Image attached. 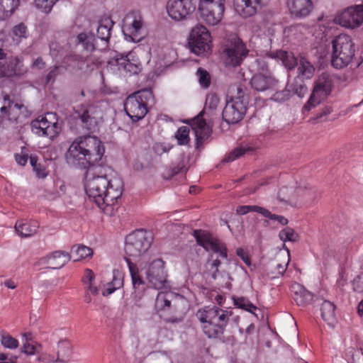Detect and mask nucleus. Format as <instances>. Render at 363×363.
Masks as SVG:
<instances>
[{"label":"nucleus","mask_w":363,"mask_h":363,"mask_svg":"<svg viewBox=\"0 0 363 363\" xmlns=\"http://www.w3.org/2000/svg\"><path fill=\"white\" fill-rule=\"evenodd\" d=\"M84 190L104 213L113 216L121 198L123 182L118 176L99 175L89 169L85 175Z\"/></svg>","instance_id":"1"},{"label":"nucleus","mask_w":363,"mask_h":363,"mask_svg":"<svg viewBox=\"0 0 363 363\" xmlns=\"http://www.w3.org/2000/svg\"><path fill=\"white\" fill-rule=\"evenodd\" d=\"M105 152L103 143L96 137L79 136L69 145L65 153L67 162L74 167L86 169L98 164Z\"/></svg>","instance_id":"2"},{"label":"nucleus","mask_w":363,"mask_h":363,"mask_svg":"<svg viewBox=\"0 0 363 363\" xmlns=\"http://www.w3.org/2000/svg\"><path fill=\"white\" fill-rule=\"evenodd\" d=\"M230 315V311L215 306H205L196 313L202 331L209 338H218L223 334Z\"/></svg>","instance_id":"3"},{"label":"nucleus","mask_w":363,"mask_h":363,"mask_svg":"<svg viewBox=\"0 0 363 363\" xmlns=\"http://www.w3.org/2000/svg\"><path fill=\"white\" fill-rule=\"evenodd\" d=\"M354 43L347 34H340L331 41V65L337 69L346 67L353 60Z\"/></svg>","instance_id":"4"},{"label":"nucleus","mask_w":363,"mask_h":363,"mask_svg":"<svg viewBox=\"0 0 363 363\" xmlns=\"http://www.w3.org/2000/svg\"><path fill=\"white\" fill-rule=\"evenodd\" d=\"M153 101L154 96L151 89L140 90L126 99L124 109L133 121H137L145 117L147 113V105Z\"/></svg>","instance_id":"5"},{"label":"nucleus","mask_w":363,"mask_h":363,"mask_svg":"<svg viewBox=\"0 0 363 363\" xmlns=\"http://www.w3.org/2000/svg\"><path fill=\"white\" fill-rule=\"evenodd\" d=\"M152 242L151 233L143 229L135 230L126 236L125 252L130 257H140L148 250Z\"/></svg>","instance_id":"6"},{"label":"nucleus","mask_w":363,"mask_h":363,"mask_svg":"<svg viewBox=\"0 0 363 363\" xmlns=\"http://www.w3.org/2000/svg\"><path fill=\"white\" fill-rule=\"evenodd\" d=\"M122 29L125 39L129 42L138 43L146 34L145 23L138 11H132L125 15Z\"/></svg>","instance_id":"7"},{"label":"nucleus","mask_w":363,"mask_h":363,"mask_svg":"<svg viewBox=\"0 0 363 363\" xmlns=\"http://www.w3.org/2000/svg\"><path fill=\"white\" fill-rule=\"evenodd\" d=\"M237 90L238 96L227 99L225 106L223 110V119L227 123H238L243 118L247 111V99L240 87Z\"/></svg>","instance_id":"8"},{"label":"nucleus","mask_w":363,"mask_h":363,"mask_svg":"<svg viewBox=\"0 0 363 363\" xmlns=\"http://www.w3.org/2000/svg\"><path fill=\"white\" fill-rule=\"evenodd\" d=\"M334 86V77L328 73L320 74L315 82L311 96L303 108V111H309L322 100L329 96Z\"/></svg>","instance_id":"9"},{"label":"nucleus","mask_w":363,"mask_h":363,"mask_svg":"<svg viewBox=\"0 0 363 363\" xmlns=\"http://www.w3.org/2000/svg\"><path fill=\"white\" fill-rule=\"evenodd\" d=\"M189 45L192 52L197 55L207 54L211 50V36L208 29L196 25L190 33Z\"/></svg>","instance_id":"10"},{"label":"nucleus","mask_w":363,"mask_h":363,"mask_svg":"<svg viewBox=\"0 0 363 363\" xmlns=\"http://www.w3.org/2000/svg\"><path fill=\"white\" fill-rule=\"evenodd\" d=\"M248 52L249 50L243 41L240 38L234 36L223 50L225 62L229 66H239L247 57Z\"/></svg>","instance_id":"11"},{"label":"nucleus","mask_w":363,"mask_h":363,"mask_svg":"<svg viewBox=\"0 0 363 363\" xmlns=\"http://www.w3.org/2000/svg\"><path fill=\"white\" fill-rule=\"evenodd\" d=\"M48 118H54L52 113L40 116L31 122L32 132L40 137L54 139L60 133V127L57 121H51Z\"/></svg>","instance_id":"12"},{"label":"nucleus","mask_w":363,"mask_h":363,"mask_svg":"<svg viewBox=\"0 0 363 363\" xmlns=\"http://www.w3.org/2000/svg\"><path fill=\"white\" fill-rule=\"evenodd\" d=\"M149 284L156 289H162L167 284V274L164 269V262L160 258L155 259L147 265L145 271Z\"/></svg>","instance_id":"13"},{"label":"nucleus","mask_w":363,"mask_h":363,"mask_svg":"<svg viewBox=\"0 0 363 363\" xmlns=\"http://www.w3.org/2000/svg\"><path fill=\"white\" fill-rule=\"evenodd\" d=\"M335 21L347 28H358L363 23V4L347 8L335 17Z\"/></svg>","instance_id":"14"},{"label":"nucleus","mask_w":363,"mask_h":363,"mask_svg":"<svg viewBox=\"0 0 363 363\" xmlns=\"http://www.w3.org/2000/svg\"><path fill=\"white\" fill-rule=\"evenodd\" d=\"M26 108L21 104L15 103L9 95L4 96L3 105L0 108V124L6 121L18 122L26 116Z\"/></svg>","instance_id":"15"},{"label":"nucleus","mask_w":363,"mask_h":363,"mask_svg":"<svg viewBox=\"0 0 363 363\" xmlns=\"http://www.w3.org/2000/svg\"><path fill=\"white\" fill-rule=\"evenodd\" d=\"M79 117L87 130L94 131L103 122L104 112L98 105L82 106L77 111Z\"/></svg>","instance_id":"16"},{"label":"nucleus","mask_w":363,"mask_h":363,"mask_svg":"<svg viewBox=\"0 0 363 363\" xmlns=\"http://www.w3.org/2000/svg\"><path fill=\"white\" fill-rule=\"evenodd\" d=\"M196 9L193 0H169L167 11L169 17L175 21H182L190 16Z\"/></svg>","instance_id":"17"},{"label":"nucleus","mask_w":363,"mask_h":363,"mask_svg":"<svg viewBox=\"0 0 363 363\" xmlns=\"http://www.w3.org/2000/svg\"><path fill=\"white\" fill-rule=\"evenodd\" d=\"M109 65L118 67L121 72L130 74H136L141 69L140 60L134 52H130L125 56H117L109 62Z\"/></svg>","instance_id":"18"},{"label":"nucleus","mask_w":363,"mask_h":363,"mask_svg":"<svg viewBox=\"0 0 363 363\" xmlns=\"http://www.w3.org/2000/svg\"><path fill=\"white\" fill-rule=\"evenodd\" d=\"M194 236L198 245L202 246L206 250L218 253L220 257L227 258L226 248L209 233L197 230H194Z\"/></svg>","instance_id":"19"},{"label":"nucleus","mask_w":363,"mask_h":363,"mask_svg":"<svg viewBox=\"0 0 363 363\" xmlns=\"http://www.w3.org/2000/svg\"><path fill=\"white\" fill-rule=\"evenodd\" d=\"M198 11L203 22L209 26H216L223 18L225 5L199 4Z\"/></svg>","instance_id":"20"},{"label":"nucleus","mask_w":363,"mask_h":363,"mask_svg":"<svg viewBox=\"0 0 363 363\" xmlns=\"http://www.w3.org/2000/svg\"><path fill=\"white\" fill-rule=\"evenodd\" d=\"M269 0H233L235 11L242 18L254 16L264 7Z\"/></svg>","instance_id":"21"},{"label":"nucleus","mask_w":363,"mask_h":363,"mask_svg":"<svg viewBox=\"0 0 363 363\" xmlns=\"http://www.w3.org/2000/svg\"><path fill=\"white\" fill-rule=\"evenodd\" d=\"M27 72L22 60L16 57L8 61H0V78L21 76Z\"/></svg>","instance_id":"22"},{"label":"nucleus","mask_w":363,"mask_h":363,"mask_svg":"<svg viewBox=\"0 0 363 363\" xmlns=\"http://www.w3.org/2000/svg\"><path fill=\"white\" fill-rule=\"evenodd\" d=\"M71 356V344L67 340H62L57 344V355L55 358L48 354H43L39 360L47 363L67 362Z\"/></svg>","instance_id":"23"},{"label":"nucleus","mask_w":363,"mask_h":363,"mask_svg":"<svg viewBox=\"0 0 363 363\" xmlns=\"http://www.w3.org/2000/svg\"><path fill=\"white\" fill-rule=\"evenodd\" d=\"M277 81L269 72L255 73L251 78V87L257 91H264L276 86Z\"/></svg>","instance_id":"24"},{"label":"nucleus","mask_w":363,"mask_h":363,"mask_svg":"<svg viewBox=\"0 0 363 363\" xmlns=\"http://www.w3.org/2000/svg\"><path fill=\"white\" fill-rule=\"evenodd\" d=\"M286 4L290 13L300 18L308 16L313 8L311 0H287Z\"/></svg>","instance_id":"25"},{"label":"nucleus","mask_w":363,"mask_h":363,"mask_svg":"<svg viewBox=\"0 0 363 363\" xmlns=\"http://www.w3.org/2000/svg\"><path fill=\"white\" fill-rule=\"evenodd\" d=\"M70 259L69 254L66 252L56 251L52 254L42 257L39 262L50 269H60Z\"/></svg>","instance_id":"26"},{"label":"nucleus","mask_w":363,"mask_h":363,"mask_svg":"<svg viewBox=\"0 0 363 363\" xmlns=\"http://www.w3.org/2000/svg\"><path fill=\"white\" fill-rule=\"evenodd\" d=\"M196 137L197 143L208 138L211 134V128L203 118L202 113L191 120L190 124Z\"/></svg>","instance_id":"27"},{"label":"nucleus","mask_w":363,"mask_h":363,"mask_svg":"<svg viewBox=\"0 0 363 363\" xmlns=\"http://www.w3.org/2000/svg\"><path fill=\"white\" fill-rule=\"evenodd\" d=\"M301 191V188L284 186L280 189L278 193V199L280 201L291 206H296L298 204L299 196H296L295 194H298Z\"/></svg>","instance_id":"28"},{"label":"nucleus","mask_w":363,"mask_h":363,"mask_svg":"<svg viewBox=\"0 0 363 363\" xmlns=\"http://www.w3.org/2000/svg\"><path fill=\"white\" fill-rule=\"evenodd\" d=\"M38 228L39 224L35 220H20L15 225L16 232L21 238L33 236L37 233Z\"/></svg>","instance_id":"29"},{"label":"nucleus","mask_w":363,"mask_h":363,"mask_svg":"<svg viewBox=\"0 0 363 363\" xmlns=\"http://www.w3.org/2000/svg\"><path fill=\"white\" fill-rule=\"evenodd\" d=\"M291 291L294 293V298L298 306H304L313 298L312 294L298 283L291 284Z\"/></svg>","instance_id":"30"},{"label":"nucleus","mask_w":363,"mask_h":363,"mask_svg":"<svg viewBox=\"0 0 363 363\" xmlns=\"http://www.w3.org/2000/svg\"><path fill=\"white\" fill-rule=\"evenodd\" d=\"M113 22L108 16H104L99 21L96 28L98 38L102 41L108 42L111 37Z\"/></svg>","instance_id":"31"},{"label":"nucleus","mask_w":363,"mask_h":363,"mask_svg":"<svg viewBox=\"0 0 363 363\" xmlns=\"http://www.w3.org/2000/svg\"><path fill=\"white\" fill-rule=\"evenodd\" d=\"M123 278L124 276L121 271L113 270L112 281L105 285V289L102 291L103 296H108L116 290L121 289L123 286Z\"/></svg>","instance_id":"32"},{"label":"nucleus","mask_w":363,"mask_h":363,"mask_svg":"<svg viewBox=\"0 0 363 363\" xmlns=\"http://www.w3.org/2000/svg\"><path fill=\"white\" fill-rule=\"evenodd\" d=\"M298 77L301 79H310L315 73L314 66L304 57H300L297 63Z\"/></svg>","instance_id":"33"},{"label":"nucleus","mask_w":363,"mask_h":363,"mask_svg":"<svg viewBox=\"0 0 363 363\" xmlns=\"http://www.w3.org/2000/svg\"><path fill=\"white\" fill-rule=\"evenodd\" d=\"M77 45L82 46L83 49L87 51H93L96 48V38L91 32H82L74 39Z\"/></svg>","instance_id":"34"},{"label":"nucleus","mask_w":363,"mask_h":363,"mask_svg":"<svg viewBox=\"0 0 363 363\" xmlns=\"http://www.w3.org/2000/svg\"><path fill=\"white\" fill-rule=\"evenodd\" d=\"M272 57L281 61L282 65L288 69H294L298 62L291 52L284 50H277L273 53Z\"/></svg>","instance_id":"35"},{"label":"nucleus","mask_w":363,"mask_h":363,"mask_svg":"<svg viewBox=\"0 0 363 363\" xmlns=\"http://www.w3.org/2000/svg\"><path fill=\"white\" fill-rule=\"evenodd\" d=\"M125 260L129 269L133 288L135 290H143L144 289L143 286L145 284L139 275V271L137 265L133 263L131 259L128 257H125Z\"/></svg>","instance_id":"36"},{"label":"nucleus","mask_w":363,"mask_h":363,"mask_svg":"<svg viewBox=\"0 0 363 363\" xmlns=\"http://www.w3.org/2000/svg\"><path fill=\"white\" fill-rule=\"evenodd\" d=\"M93 250L91 248L83 245H74L71 248L70 259L72 258L74 262L79 261L83 259L91 257Z\"/></svg>","instance_id":"37"},{"label":"nucleus","mask_w":363,"mask_h":363,"mask_svg":"<svg viewBox=\"0 0 363 363\" xmlns=\"http://www.w3.org/2000/svg\"><path fill=\"white\" fill-rule=\"evenodd\" d=\"M18 4L19 0H0V21L9 18Z\"/></svg>","instance_id":"38"},{"label":"nucleus","mask_w":363,"mask_h":363,"mask_svg":"<svg viewBox=\"0 0 363 363\" xmlns=\"http://www.w3.org/2000/svg\"><path fill=\"white\" fill-rule=\"evenodd\" d=\"M9 35L12 39L13 43L18 45L23 39L27 38V27L22 23H18L13 27Z\"/></svg>","instance_id":"39"},{"label":"nucleus","mask_w":363,"mask_h":363,"mask_svg":"<svg viewBox=\"0 0 363 363\" xmlns=\"http://www.w3.org/2000/svg\"><path fill=\"white\" fill-rule=\"evenodd\" d=\"M335 306L330 301H324L321 306V315L325 321L333 325L335 320Z\"/></svg>","instance_id":"40"},{"label":"nucleus","mask_w":363,"mask_h":363,"mask_svg":"<svg viewBox=\"0 0 363 363\" xmlns=\"http://www.w3.org/2000/svg\"><path fill=\"white\" fill-rule=\"evenodd\" d=\"M174 295L172 292H160L155 300V308L158 310H166L170 304Z\"/></svg>","instance_id":"41"},{"label":"nucleus","mask_w":363,"mask_h":363,"mask_svg":"<svg viewBox=\"0 0 363 363\" xmlns=\"http://www.w3.org/2000/svg\"><path fill=\"white\" fill-rule=\"evenodd\" d=\"M95 275L93 271L89 269H86L82 277V281L85 286V289H86L88 292H91L94 296L97 295L99 293L97 286L93 283Z\"/></svg>","instance_id":"42"},{"label":"nucleus","mask_w":363,"mask_h":363,"mask_svg":"<svg viewBox=\"0 0 363 363\" xmlns=\"http://www.w3.org/2000/svg\"><path fill=\"white\" fill-rule=\"evenodd\" d=\"M190 128L187 125L179 127L174 133V138L179 145H186L190 142Z\"/></svg>","instance_id":"43"},{"label":"nucleus","mask_w":363,"mask_h":363,"mask_svg":"<svg viewBox=\"0 0 363 363\" xmlns=\"http://www.w3.org/2000/svg\"><path fill=\"white\" fill-rule=\"evenodd\" d=\"M279 238L284 242H295L298 240L299 236L298 234L293 228L286 227L279 231Z\"/></svg>","instance_id":"44"},{"label":"nucleus","mask_w":363,"mask_h":363,"mask_svg":"<svg viewBox=\"0 0 363 363\" xmlns=\"http://www.w3.org/2000/svg\"><path fill=\"white\" fill-rule=\"evenodd\" d=\"M284 248L286 249V250L287 260L284 263H277L276 264L274 271H272L271 273L272 274L271 279H275V278H278L279 277L283 276L288 267V265H289V263L290 261V251L286 247L285 245H284Z\"/></svg>","instance_id":"45"},{"label":"nucleus","mask_w":363,"mask_h":363,"mask_svg":"<svg viewBox=\"0 0 363 363\" xmlns=\"http://www.w3.org/2000/svg\"><path fill=\"white\" fill-rule=\"evenodd\" d=\"M99 59L94 55H90L84 59V64H86V67H81V72L84 74H89L98 68L100 64Z\"/></svg>","instance_id":"46"},{"label":"nucleus","mask_w":363,"mask_h":363,"mask_svg":"<svg viewBox=\"0 0 363 363\" xmlns=\"http://www.w3.org/2000/svg\"><path fill=\"white\" fill-rule=\"evenodd\" d=\"M234 304L238 308L244 309L248 312L254 313V311L257 309V307L247 298L238 297L233 298Z\"/></svg>","instance_id":"47"},{"label":"nucleus","mask_w":363,"mask_h":363,"mask_svg":"<svg viewBox=\"0 0 363 363\" xmlns=\"http://www.w3.org/2000/svg\"><path fill=\"white\" fill-rule=\"evenodd\" d=\"M301 188L302 191L298 194H295L296 196H299L298 203L302 201H312L315 199L316 191L312 188H308L307 186H298Z\"/></svg>","instance_id":"48"},{"label":"nucleus","mask_w":363,"mask_h":363,"mask_svg":"<svg viewBox=\"0 0 363 363\" xmlns=\"http://www.w3.org/2000/svg\"><path fill=\"white\" fill-rule=\"evenodd\" d=\"M198 82L202 88L206 89L211 84V75L204 69L199 67L196 71Z\"/></svg>","instance_id":"49"},{"label":"nucleus","mask_w":363,"mask_h":363,"mask_svg":"<svg viewBox=\"0 0 363 363\" xmlns=\"http://www.w3.org/2000/svg\"><path fill=\"white\" fill-rule=\"evenodd\" d=\"M23 337L25 338V342L23 344L21 348L22 352L28 354L33 355L35 354L36 350V345L30 340V334H24Z\"/></svg>","instance_id":"50"},{"label":"nucleus","mask_w":363,"mask_h":363,"mask_svg":"<svg viewBox=\"0 0 363 363\" xmlns=\"http://www.w3.org/2000/svg\"><path fill=\"white\" fill-rule=\"evenodd\" d=\"M262 216L269 218L270 220L277 221L278 223L283 226L286 225L289 223L288 219L284 216L272 213L269 210L264 208H263Z\"/></svg>","instance_id":"51"},{"label":"nucleus","mask_w":363,"mask_h":363,"mask_svg":"<svg viewBox=\"0 0 363 363\" xmlns=\"http://www.w3.org/2000/svg\"><path fill=\"white\" fill-rule=\"evenodd\" d=\"M1 343L4 347L10 350H14L18 347V341L7 334L1 335Z\"/></svg>","instance_id":"52"},{"label":"nucleus","mask_w":363,"mask_h":363,"mask_svg":"<svg viewBox=\"0 0 363 363\" xmlns=\"http://www.w3.org/2000/svg\"><path fill=\"white\" fill-rule=\"evenodd\" d=\"M57 0H34L35 6L45 13H49Z\"/></svg>","instance_id":"53"},{"label":"nucleus","mask_w":363,"mask_h":363,"mask_svg":"<svg viewBox=\"0 0 363 363\" xmlns=\"http://www.w3.org/2000/svg\"><path fill=\"white\" fill-rule=\"evenodd\" d=\"M83 62H84V60L77 55H70L65 59V63L68 64V66L79 71H81V67H86V64L83 65Z\"/></svg>","instance_id":"54"},{"label":"nucleus","mask_w":363,"mask_h":363,"mask_svg":"<svg viewBox=\"0 0 363 363\" xmlns=\"http://www.w3.org/2000/svg\"><path fill=\"white\" fill-rule=\"evenodd\" d=\"M220 102V99L218 96L215 94H209L207 95L205 104V110L206 111H215Z\"/></svg>","instance_id":"55"},{"label":"nucleus","mask_w":363,"mask_h":363,"mask_svg":"<svg viewBox=\"0 0 363 363\" xmlns=\"http://www.w3.org/2000/svg\"><path fill=\"white\" fill-rule=\"evenodd\" d=\"M263 207L259 206H239L236 208V213L239 215H245L250 212H257L262 215Z\"/></svg>","instance_id":"56"},{"label":"nucleus","mask_w":363,"mask_h":363,"mask_svg":"<svg viewBox=\"0 0 363 363\" xmlns=\"http://www.w3.org/2000/svg\"><path fill=\"white\" fill-rule=\"evenodd\" d=\"M291 86H287V89L277 91L272 96V100L277 102H284L288 100L291 96Z\"/></svg>","instance_id":"57"},{"label":"nucleus","mask_w":363,"mask_h":363,"mask_svg":"<svg viewBox=\"0 0 363 363\" xmlns=\"http://www.w3.org/2000/svg\"><path fill=\"white\" fill-rule=\"evenodd\" d=\"M253 70L257 71V73H264L269 72L267 69V65L264 60L258 58L255 61V63L252 65Z\"/></svg>","instance_id":"58"},{"label":"nucleus","mask_w":363,"mask_h":363,"mask_svg":"<svg viewBox=\"0 0 363 363\" xmlns=\"http://www.w3.org/2000/svg\"><path fill=\"white\" fill-rule=\"evenodd\" d=\"M28 159V150L25 147L21 148L20 153L15 154V160L16 162L21 166H24L27 163Z\"/></svg>","instance_id":"59"},{"label":"nucleus","mask_w":363,"mask_h":363,"mask_svg":"<svg viewBox=\"0 0 363 363\" xmlns=\"http://www.w3.org/2000/svg\"><path fill=\"white\" fill-rule=\"evenodd\" d=\"M245 152V150L242 147H236L233 150L225 157V160L228 162H232L239 157L244 155Z\"/></svg>","instance_id":"60"},{"label":"nucleus","mask_w":363,"mask_h":363,"mask_svg":"<svg viewBox=\"0 0 363 363\" xmlns=\"http://www.w3.org/2000/svg\"><path fill=\"white\" fill-rule=\"evenodd\" d=\"M306 29L303 26L295 25L284 29V33L286 36L290 37L292 35H296L298 32H301L302 30Z\"/></svg>","instance_id":"61"},{"label":"nucleus","mask_w":363,"mask_h":363,"mask_svg":"<svg viewBox=\"0 0 363 363\" xmlns=\"http://www.w3.org/2000/svg\"><path fill=\"white\" fill-rule=\"evenodd\" d=\"M290 86L291 87L289 88V89H291V91H292L295 94H296L299 97L303 96L307 91V87L303 84H296L294 85V86H292V85Z\"/></svg>","instance_id":"62"},{"label":"nucleus","mask_w":363,"mask_h":363,"mask_svg":"<svg viewBox=\"0 0 363 363\" xmlns=\"http://www.w3.org/2000/svg\"><path fill=\"white\" fill-rule=\"evenodd\" d=\"M50 55L52 57H57L61 54L62 49L56 43H52L50 45Z\"/></svg>","instance_id":"63"},{"label":"nucleus","mask_w":363,"mask_h":363,"mask_svg":"<svg viewBox=\"0 0 363 363\" xmlns=\"http://www.w3.org/2000/svg\"><path fill=\"white\" fill-rule=\"evenodd\" d=\"M16 357L4 353H0V363H16Z\"/></svg>","instance_id":"64"}]
</instances>
